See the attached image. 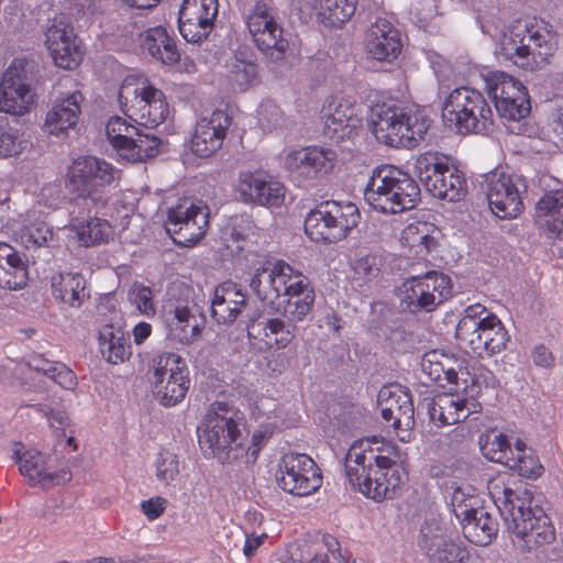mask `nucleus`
<instances>
[{"label": "nucleus", "mask_w": 563, "mask_h": 563, "mask_svg": "<svg viewBox=\"0 0 563 563\" xmlns=\"http://www.w3.org/2000/svg\"><path fill=\"white\" fill-rule=\"evenodd\" d=\"M488 489L516 548L531 552L554 541V528L541 508L532 507L503 482L490 483Z\"/></svg>", "instance_id": "nucleus-1"}, {"label": "nucleus", "mask_w": 563, "mask_h": 563, "mask_svg": "<svg viewBox=\"0 0 563 563\" xmlns=\"http://www.w3.org/2000/svg\"><path fill=\"white\" fill-rule=\"evenodd\" d=\"M357 112L367 113V120L375 137L391 147H412L421 141L429 129L426 117L407 113L394 101L379 102L377 95L371 104L362 103Z\"/></svg>", "instance_id": "nucleus-2"}, {"label": "nucleus", "mask_w": 563, "mask_h": 563, "mask_svg": "<svg viewBox=\"0 0 563 563\" xmlns=\"http://www.w3.org/2000/svg\"><path fill=\"white\" fill-rule=\"evenodd\" d=\"M556 44L555 34L543 21H518L501 36L499 49L514 65L534 70L554 53Z\"/></svg>", "instance_id": "nucleus-3"}, {"label": "nucleus", "mask_w": 563, "mask_h": 563, "mask_svg": "<svg viewBox=\"0 0 563 563\" xmlns=\"http://www.w3.org/2000/svg\"><path fill=\"white\" fill-rule=\"evenodd\" d=\"M242 423L240 410L224 401L213 402L202 427L198 429V443L203 455L222 462L238 459L235 452L241 446Z\"/></svg>", "instance_id": "nucleus-4"}, {"label": "nucleus", "mask_w": 563, "mask_h": 563, "mask_svg": "<svg viewBox=\"0 0 563 563\" xmlns=\"http://www.w3.org/2000/svg\"><path fill=\"white\" fill-rule=\"evenodd\" d=\"M420 188L395 166H380L373 170L364 189V199L371 208L383 213H400L416 207Z\"/></svg>", "instance_id": "nucleus-5"}, {"label": "nucleus", "mask_w": 563, "mask_h": 563, "mask_svg": "<svg viewBox=\"0 0 563 563\" xmlns=\"http://www.w3.org/2000/svg\"><path fill=\"white\" fill-rule=\"evenodd\" d=\"M118 100L122 112L129 119L147 129H155L170 113L164 92L145 76H126L121 82Z\"/></svg>", "instance_id": "nucleus-6"}, {"label": "nucleus", "mask_w": 563, "mask_h": 563, "mask_svg": "<svg viewBox=\"0 0 563 563\" xmlns=\"http://www.w3.org/2000/svg\"><path fill=\"white\" fill-rule=\"evenodd\" d=\"M384 451L387 455L373 452L369 455H357L354 467L360 493L377 503L390 498L401 483L399 451L395 446H386Z\"/></svg>", "instance_id": "nucleus-7"}, {"label": "nucleus", "mask_w": 563, "mask_h": 563, "mask_svg": "<svg viewBox=\"0 0 563 563\" xmlns=\"http://www.w3.org/2000/svg\"><path fill=\"white\" fill-rule=\"evenodd\" d=\"M443 121L457 133H486L494 124L493 110L484 96L470 87H459L442 102Z\"/></svg>", "instance_id": "nucleus-8"}, {"label": "nucleus", "mask_w": 563, "mask_h": 563, "mask_svg": "<svg viewBox=\"0 0 563 563\" xmlns=\"http://www.w3.org/2000/svg\"><path fill=\"white\" fill-rule=\"evenodd\" d=\"M120 178L121 170L104 158L81 155L67 167L65 185L77 197L99 201L104 189L118 184Z\"/></svg>", "instance_id": "nucleus-9"}, {"label": "nucleus", "mask_w": 563, "mask_h": 563, "mask_svg": "<svg viewBox=\"0 0 563 563\" xmlns=\"http://www.w3.org/2000/svg\"><path fill=\"white\" fill-rule=\"evenodd\" d=\"M484 80L497 112L509 123L508 130L514 134H522L520 121L531 111L526 87L512 76L499 70L488 71L484 75Z\"/></svg>", "instance_id": "nucleus-10"}, {"label": "nucleus", "mask_w": 563, "mask_h": 563, "mask_svg": "<svg viewBox=\"0 0 563 563\" xmlns=\"http://www.w3.org/2000/svg\"><path fill=\"white\" fill-rule=\"evenodd\" d=\"M492 212L499 219L517 218L523 210L522 194L527 181L522 175L495 169L481 183Z\"/></svg>", "instance_id": "nucleus-11"}, {"label": "nucleus", "mask_w": 563, "mask_h": 563, "mask_svg": "<svg viewBox=\"0 0 563 563\" xmlns=\"http://www.w3.org/2000/svg\"><path fill=\"white\" fill-rule=\"evenodd\" d=\"M152 385L165 407L181 402L190 386L186 361L173 352L162 353L152 360Z\"/></svg>", "instance_id": "nucleus-12"}, {"label": "nucleus", "mask_w": 563, "mask_h": 563, "mask_svg": "<svg viewBox=\"0 0 563 563\" xmlns=\"http://www.w3.org/2000/svg\"><path fill=\"white\" fill-rule=\"evenodd\" d=\"M398 296L408 310L430 312L452 296V282L443 273L428 272L407 278L399 287Z\"/></svg>", "instance_id": "nucleus-13"}, {"label": "nucleus", "mask_w": 563, "mask_h": 563, "mask_svg": "<svg viewBox=\"0 0 563 563\" xmlns=\"http://www.w3.org/2000/svg\"><path fill=\"white\" fill-rule=\"evenodd\" d=\"M247 30L256 47L264 54L279 59L288 48L282 24L277 21L276 9L266 0H258L246 16Z\"/></svg>", "instance_id": "nucleus-14"}, {"label": "nucleus", "mask_w": 563, "mask_h": 563, "mask_svg": "<svg viewBox=\"0 0 563 563\" xmlns=\"http://www.w3.org/2000/svg\"><path fill=\"white\" fill-rule=\"evenodd\" d=\"M310 284L302 272L295 269L283 260L267 262L257 268L250 287L262 302L273 303L280 296Z\"/></svg>", "instance_id": "nucleus-15"}, {"label": "nucleus", "mask_w": 563, "mask_h": 563, "mask_svg": "<svg viewBox=\"0 0 563 563\" xmlns=\"http://www.w3.org/2000/svg\"><path fill=\"white\" fill-rule=\"evenodd\" d=\"M209 228V210L187 199L167 212L166 231L173 241L181 246L196 245Z\"/></svg>", "instance_id": "nucleus-16"}, {"label": "nucleus", "mask_w": 563, "mask_h": 563, "mask_svg": "<svg viewBox=\"0 0 563 563\" xmlns=\"http://www.w3.org/2000/svg\"><path fill=\"white\" fill-rule=\"evenodd\" d=\"M279 487L295 496H309L322 486V474L316 462L303 453L283 456L277 477Z\"/></svg>", "instance_id": "nucleus-17"}, {"label": "nucleus", "mask_w": 563, "mask_h": 563, "mask_svg": "<svg viewBox=\"0 0 563 563\" xmlns=\"http://www.w3.org/2000/svg\"><path fill=\"white\" fill-rule=\"evenodd\" d=\"M305 233L316 243L332 244L347 236L350 224L336 201L317 205L305 218Z\"/></svg>", "instance_id": "nucleus-18"}, {"label": "nucleus", "mask_w": 563, "mask_h": 563, "mask_svg": "<svg viewBox=\"0 0 563 563\" xmlns=\"http://www.w3.org/2000/svg\"><path fill=\"white\" fill-rule=\"evenodd\" d=\"M377 407L386 422H390L401 442L410 440L415 426V409L408 391L399 385H385L377 395Z\"/></svg>", "instance_id": "nucleus-19"}, {"label": "nucleus", "mask_w": 563, "mask_h": 563, "mask_svg": "<svg viewBox=\"0 0 563 563\" xmlns=\"http://www.w3.org/2000/svg\"><path fill=\"white\" fill-rule=\"evenodd\" d=\"M218 0H184L178 14L179 32L189 43L208 38L218 15Z\"/></svg>", "instance_id": "nucleus-20"}, {"label": "nucleus", "mask_w": 563, "mask_h": 563, "mask_svg": "<svg viewBox=\"0 0 563 563\" xmlns=\"http://www.w3.org/2000/svg\"><path fill=\"white\" fill-rule=\"evenodd\" d=\"M45 45L54 64L58 68H77L85 55V47L73 26L55 21L45 32Z\"/></svg>", "instance_id": "nucleus-21"}, {"label": "nucleus", "mask_w": 563, "mask_h": 563, "mask_svg": "<svg viewBox=\"0 0 563 563\" xmlns=\"http://www.w3.org/2000/svg\"><path fill=\"white\" fill-rule=\"evenodd\" d=\"M232 124V118L225 110L217 109L202 115L196 122L191 135V151L200 157H209L220 150Z\"/></svg>", "instance_id": "nucleus-22"}, {"label": "nucleus", "mask_w": 563, "mask_h": 563, "mask_svg": "<svg viewBox=\"0 0 563 563\" xmlns=\"http://www.w3.org/2000/svg\"><path fill=\"white\" fill-rule=\"evenodd\" d=\"M235 191L245 203L264 207H280L285 200V186L263 173L240 174Z\"/></svg>", "instance_id": "nucleus-23"}, {"label": "nucleus", "mask_w": 563, "mask_h": 563, "mask_svg": "<svg viewBox=\"0 0 563 563\" xmlns=\"http://www.w3.org/2000/svg\"><path fill=\"white\" fill-rule=\"evenodd\" d=\"M418 544L430 563H468L473 558L465 548L448 539L443 528L434 521L423 525Z\"/></svg>", "instance_id": "nucleus-24"}, {"label": "nucleus", "mask_w": 563, "mask_h": 563, "mask_svg": "<svg viewBox=\"0 0 563 563\" xmlns=\"http://www.w3.org/2000/svg\"><path fill=\"white\" fill-rule=\"evenodd\" d=\"M476 387L467 389L466 395L451 391L450 395H438L428 402V413L432 422L439 427L455 424L464 421L470 415L481 410V404L475 399Z\"/></svg>", "instance_id": "nucleus-25"}, {"label": "nucleus", "mask_w": 563, "mask_h": 563, "mask_svg": "<svg viewBox=\"0 0 563 563\" xmlns=\"http://www.w3.org/2000/svg\"><path fill=\"white\" fill-rule=\"evenodd\" d=\"M296 329L295 324H289L282 318L260 317L249 324L247 334L258 351H278L292 342Z\"/></svg>", "instance_id": "nucleus-26"}, {"label": "nucleus", "mask_w": 563, "mask_h": 563, "mask_svg": "<svg viewBox=\"0 0 563 563\" xmlns=\"http://www.w3.org/2000/svg\"><path fill=\"white\" fill-rule=\"evenodd\" d=\"M20 473L27 479L29 485L44 488L53 487L71 479V473L67 467L51 471L47 456L36 450H27L20 454L14 450Z\"/></svg>", "instance_id": "nucleus-27"}, {"label": "nucleus", "mask_w": 563, "mask_h": 563, "mask_svg": "<svg viewBox=\"0 0 563 563\" xmlns=\"http://www.w3.org/2000/svg\"><path fill=\"white\" fill-rule=\"evenodd\" d=\"M336 161V153L331 148L308 146L295 150L286 156L285 164L290 173L313 179L331 172Z\"/></svg>", "instance_id": "nucleus-28"}, {"label": "nucleus", "mask_w": 563, "mask_h": 563, "mask_svg": "<svg viewBox=\"0 0 563 563\" xmlns=\"http://www.w3.org/2000/svg\"><path fill=\"white\" fill-rule=\"evenodd\" d=\"M82 101L84 96L79 90L55 98L45 117V132L55 136L66 135L79 121Z\"/></svg>", "instance_id": "nucleus-29"}, {"label": "nucleus", "mask_w": 563, "mask_h": 563, "mask_svg": "<svg viewBox=\"0 0 563 563\" xmlns=\"http://www.w3.org/2000/svg\"><path fill=\"white\" fill-rule=\"evenodd\" d=\"M364 46L373 59L391 62L401 52L400 32L386 19H378L367 29Z\"/></svg>", "instance_id": "nucleus-30"}, {"label": "nucleus", "mask_w": 563, "mask_h": 563, "mask_svg": "<svg viewBox=\"0 0 563 563\" xmlns=\"http://www.w3.org/2000/svg\"><path fill=\"white\" fill-rule=\"evenodd\" d=\"M460 343L468 346L473 354L484 357L500 353L507 346L509 336L504 324L496 317H488L486 322L479 325L468 335L459 339Z\"/></svg>", "instance_id": "nucleus-31"}, {"label": "nucleus", "mask_w": 563, "mask_h": 563, "mask_svg": "<svg viewBox=\"0 0 563 563\" xmlns=\"http://www.w3.org/2000/svg\"><path fill=\"white\" fill-rule=\"evenodd\" d=\"M454 361L439 351L427 352L420 363L422 374L430 380L439 384L441 387H449L450 391L460 393L468 388L467 372H457L452 364Z\"/></svg>", "instance_id": "nucleus-32"}, {"label": "nucleus", "mask_w": 563, "mask_h": 563, "mask_svg": "<svg viewBox=\"0 0 563 563\" xmlns=\"http://www.w3.org/2000/svg\"><path fill=\"white\" fill-rule=\"evenodd\" d=\"M36 93L23 78L7 70L0 84V111L14 115L27 113L35 103Z\"/></svg>", "instance_id": "nucleus-33"}, {"label": "nucleus", "mask_w": 563, "mask_h": 563, "mask_svg": "<svg viewBox=\"0 0 563 563\" xmlns=\"http://www.w3.org/2000/svg\"><path fill=\"white\" fill-rule=\"evenodd\" d=\"M246 303V295L238 284L224 282L214 288L211 317L219 324L233 323Z\"/></svg>", "instance_id": "nucleus-34"}, {"label": "nucleus", "mask_w": 563, "mask_h": 563, "mask_svg": "<svg viewBox=\"0 0 563 563\" xmlns=\"http://www.w3.org/2000/svg\"><path fill=\"white\" fill-rule=\"evenodd\" d=\"M29 282L26 256L12 245L0 242V288L22 289Z\"/></svg>", "instance_id": "nucleus-35"}, {"label": "nucleus", "mask_w": 563, "mask_h": 563, "mask_svg": "<svg viewBox=\"0 0 563 563\" xmlns=\"http://www.w3.org/2000/svg\"><path fill=\"white\" fill-rule=\"evenodd\" d=\"M87 282L80 273H58L52 277L54 298L69 307L79 308L89 299Z\"/></svg>", "instance_id": "nucleus-36"}, {"label": "nucleus", "mask_w": 563, "mask_h": 563, "mask_svg": "<svg viewBox=\"0 0 563 563\" xmlns=\"http://www.w3.org/2000/svg\"><path fill=\"white\" fill-rule=\"evenodd\" d=\"M536 218L551 238L563 230V187L547 191L536 203Z\"/></svg>", "instance_id": "nucleus-37"}, {"label": "nucleus", "mask_w": 563, "mask_h": 563, "mask_svg": "<svg viewBox=\"0 0 563 563\" xmlns=\"http://www.w3.org/2000/svg\"><path fill=\"white\" fill-rule=\"evenodd\" d=\"M168 336L183 345H189L201 336V327L189 306L178 305L169 312L167 319Z\"/></svg>", "instance_id": "nucleus-38"}, {"label": "nucleus", "mask_w": 563, "mask_h": 563, "mask_svg": "<svg viewBox=\"0 0 563 563\" xmlns=\"http://www.w3.org/2000/svg\"><path fill=\"white\" fill-rule=\"evenodd\" d=\"M98 340L101 354L111 364L123 363L132 354L130 338L121 327L103 324Z\"/></svg>", "instance_id": "nucleus-39"}, {"label": "nucleus", "mask_w": 563, "mask_h": 563, "mask_svg": "<svg viewBox=\"0 0 563 563\" xmlns=\"http://www.w3.org/2000/svg\"><path fill=\"white\" fill-rule=\"evenodd\" d=\"M464 537L476 545H487L497 534L496 520L484 508L475 507L465 520H459Z\"/></svg>", "instance_id": "nucleus-40"}, {"label": "nucleus", "mask_w": 563, "mask_h": 563, "mask_svg": "<svg viewBox=\"0 0 563 563\" xmlns=\"http://www.w3.org/2000/svg\"><path fill=\"white\" fill-rule=\"evenodd\" d=\"M142 47L163 64L173 65L180 59V53L175 40L164 26H155L142 35Z\"/></svg>", "instance_id": "nucleus-41"}, {"label": "nucleus", "mask_w": 563, "mask_h": 563, "mask_svg": "<svg viewBox=\"0 0 563 563\" xmlns=\"http://www.w3.org/2000/svg\"><path fill=\"white\" fill-rule=\"evenodd\" d=\"M454 165L450 156L440 152L428 151L416 158L415 172L426 189L430 186L435 189L439 178Z\"/></svg>", "instance_id": "nucleus-42"}, {"label": "nucleus", "mask_w": 563, "mask_h": 563, "mask_svg": "<svg viewBox=\"0 0 563 563\" xmlns=\"http://www.w3.org/2000/svg\"><path fill=\"white\" fill-rule=\"evenodd\" d=\"M330 113L327 117L324 134L335 143L347 140L352 135V103L342 100L329 106Z\"/></svg>", "instance_id": "nucleus-43"}, {"label": "nucleus", "mask_w": 563, "mask_h": 563, "mask_svg": "<svg viewBox=\"0 0 563 563\" xmlns=\"http://www.w3.org/2000/svg\"><path fill=\"white\" fill-rule=\"evenodd\" d=\"M286 300L283 306V316L289 322L303 321L312 311L314 305V290L310 284L284 295Z\"/></svg>", "instance_id": "nucleus-44"}, {"label": "nucleus", "mask_w": 563, "mask_h": 563, "mask_svg": "<svg viewBox=\"0 0 563 563\" xmlns=\"http://www.w3.org/2000/svg\"><path fill=\"white\" fill-rule=\"evenodd\" d=\"M511 452L512 454L506 465L517 471L518 474L523 477L537 478L541 475L543 466L536 453L527 448L525 442L517 440Z\"/></svg>", "instance_id": "nucleus-45"}, {"label": "nucleus", "mask_w": 563, "mask_h": 563, "mask_svg": "<svg viewBox=\"0 0 563 563\" xmlns=\"http://www.w3.org/2000/svg\"><path fill=\"white\" fill-rule=\"evenodd\" d=\"M427 190L435 198L445 199L449 201L461 200L466 192V180L463 174L454 165L452 168L444 173L439 181Z\"/></svg>", "instance_id": "nucleus-46"}, {"label": "nucleus", "mask_w": 563, "mask_h": 563, "mask_svg": "<svg viewBox=\"0 0 563 563\" xmlns=\"http://www.w3.org/2000/svg\"><path fill=\"white\" fill-rule=\"evenodd\" d=\"M159 145L161 140L156 135L143 133L137 128V134L131 137V142H129L128 146L124 148L121 157L132 163L143 162L157 156Z\"/></svg>", "instance_id": "nucleus-47"}, {"label": "nucleus", "mask_w": 563, "mask_h": 563, "mask_svg": "<svg viewBox=\"0 0 563 563\" xmlns=\"http://www.w3.org/2000/svg\"><path fill=\"white\" fill-rule=\"evenodd\" d=\"M431 231L432 228L428 223H409L402 230L400 241L404 245L415 250L416 254L423 255L437 245V240L431 235Z\"/></svg>", "instance_id": "nucleus-48"}, {"label": "nucleus", "mask_w": 563, "mask_h": 563, "mask_svg": "<svg viewBox=\"0 0 563 563\" xmlns=\"http://www.w3.org/2000/svg\"><path fill=\"white\" fill-rule=\"evenodd\" d=\"M79 241L85 246L106 242L111 234V225L106 219L90 217L87 220H74L73 223Z\"/></svg>", "instance_id": "nucleus-49"}, {"label": "nucleus", "mask_w": 563, "mask_h": 563, "mask_svg": "<svg viewBox=\"0 0 563 563\" xmlns=\"http://www.w3.org/2000/svg\"><path fill=\"white\" fill-rule=\"evenodd\" d=\"M321 22L331 27H341L352 16L349 0H314Z\"/></svg>", "instance_id": "nucleus-50"}, {"label": "nucleus", "mask_w": 563, "mask_h": 563, "mask_svg": "<svg viewBox=\"0 0 563 563\" xmlns=\"http://www.w3.org/2000/svg\"><path fill=\"white\" fill-rule=\"evenodd\" d=\"M106 134L109 143L121 157L124 148L128 146L129 142H131V137L137 134V128L125 119L114 115L107 122Z\"/></svg>", "instance_id": "nucleus-51"}, {"label": "nucleus", "mask_w": 563, "mask_h": 563, "mask_svg": "<svg viewBox=\"0 0 563 563\" xmlns=\"http://www.w3.org/2000/svg\"><path fill=\"white\" fill-rule=\"evenodd\" d=\"M29 145L18 129L9 126L8 120L0 117V157L20 155Z\"/></svg>", "instance_id": "nucleus-52"}, {"label": "nucleus", "mask_w": 563, "mask_h": 563, "mask_svg": "<svg viewBox=\"0 0 563 563\" xmlns=\"http://www.w3.org/2000/svg\"><path fill=\"white\" fill-rule=\"evenodd\" d=\"M228 77L234 89L244 92L252 88L257 81V65L253 62L236 59L232 64Z\"/></svg>", "instance_id": "nucleus-53"}, {"label": "nucleus", "mask_w": 563, "mask_h": 563, "mask_svg": "<svg viewBox=\"0 0 563 563\" xmlns=\"http://www.w3.org/2000/svg\"><path fill=\"white\" fill-rule=\"evenodd\" d=\"M488 317H496V314L487 311L481 303L468 306L456 325V339L459 340L465 334L468 335L471 332L475 331L479 325L486 322Z\"/></svg>", "instance_id": "nucleus-54"}, {"label": "nucleus", "mask_w": 563, "mask_h": 563, "mask_svg": "<svg viewBox=\"0 0 563 563\" xmlns=\"http://www.w3.org/2000/svg\"><path fill=\"white\" fill-rule=\"evenodd\" d=\"M481 450L488 460L507 464L512 454L511 450H514V446H510L506 435L503 433H492L486 437L485 442L481 445Z\"/></svg>", "instance_id": "nucleus-55"}, {"label": "nucleus", "mask_w": 563, "mask_h": 563, "mask_svg": "<svg viewBox=\"0 0 563 563\" xmlns=\"http://www.w3.org/2000/svg\"><path fill=\"white\" fill-rule=\"evenodd\" d=\"M179 459L175 453L169 451L159 452L155 460L156 478L165 485H169L179 476Z\"/></svg>", "instance_id": "nucleus-56"}, {"label": "nucleus", "mask_w": 563, "mask_h": 563, "mask_svg": "<svg viewBox=\"0 0 563 563\" xmlns=\"http://www.w3.org/2000/svg\"><path fill=\"white\" fill-rule=\"evenodd\" d=\"M36 369L42 371L64 389H74L77 385L75 373L63 363L44 361L42 367L36 366Z\"/></svg>", "instance_id": "nucleus-57"}, {"label": "nucleus", "mask_w": 563, "mask_h": 563, "mask_svg": "<svg viewBox=\"0 0 563 563\" xmlns=\"http://www.w3.org/2000/svg\"><path fill=\"white\" fill-rule=\"evenodd\" d=\"M129 299L137 311L146 317H154L156 307L151 287L134 285L129 291Z\"/></svg>", "instance_id": "nucleus-58"}, {"label": "nucleus", "mask_w": 563, "mask_h": 563, "mask_svg": "<svg viewBox=\"0 0 563 563\" xmlns=\"http://www.w3.org/2000/svg\"><path fill=\"white\" fill-rule=\"evenodd\" d=\"M451 505L455 517L459 520H465L466 516L477 507L478 498L457 487L452 493Z\"/></svg>", "instance_id": "nucleus-59"}, {"label": "nucleus", "mask_w": 563, "mask_h": 563, "mask_svg": "<svg viewBox=\"0 0 563 563\" xmlns=\"http://www.w3.org/2000/svg\"><path fill=\"white\" fill-rule=\"evenodd\" d=\"M168 301L175 306L187 305L194 301L195 288L190 283L184 280H175L167 288Z\"/></svg>", "instance_id": "nucleus-60"}, {"label": "nucleus", "mask_w": 563, "mask_h": 563, "mask_svg": "<svg viewBox=\"0 0 563 563\" xmlns=\"http://www.w3.org/2000/svg\"><path fill=\"white\" fill-rule=\"evenodd\" d=\"M167 499L161 496L151 497L140 505L142 514L150 521L158 519L166 510Z\"/></svg>", "instance_id": "nucleus-61"}, {"label": "nucleus", "mask_w": 563, "mask_h": 563, "mask_svg": "<svg viewBox=\"0 0 563 563\" xmlns=\"http://www.w3.org/2000/svg\"><path fill=\"white\" fill-rule=\"evenodd\" d=\"M322 542L331 552L333 561L330 562L325 556L322 555H314V558L311 560V563H350L349 559L342 555L339 541L334 537L324 534Z\"/></svg>", "instance_id": "nucleus-62"}, {"label": "nucleus", "mask_w": 563, "mask_h": 563, "mask_svg": "<svg viewBox=\"0 0 563 563\" xmlns=\"http://www.w3.org/2000/svg\"><path fill=\"white\" fill-rule=\"evenodd\" d=\"M356 261L354 264V273L364 275V277H372L378 271V258L374 254H363L362 251L356 253Z\"/></svg>", "instance_id": "nucleus-63"}, {"label": "nucleus", "mask_w": 563, "mask_h": 563, "mask_svg": "<svg viewBox=\"0 0 563 563\" xmlns=\"http://www.w3.org/2000/svg\"><path fill=\"white\" fill-rule=\"evenodd\" d=\"M271 434L265 430H256L253 432L251 443L246 450L247 461L255 462L261 450L266 444Z\"/></svg>", "instance_id": "nucleus-64"}]
</instances>
